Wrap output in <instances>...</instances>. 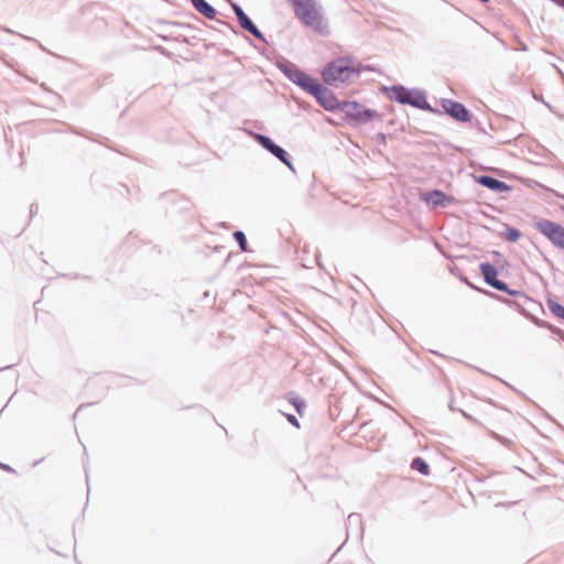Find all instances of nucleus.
<instances>
[{
  "mask_svg": "<svg viewBox=\"0 0 564 564\" xmlns=\"http://www.w3.org/2000/svg\"><path fill=\"white\" fill-rule=\"evenodd\" d=\"M477 183L481 184L482 186L495 191V192H507L510 189V186L507 185L505 182L499 181L497 178H494L491 176L481 175L476 178Z\"/></svg>",
  "mask_w": 564,
  "mask_h": 564,
  "instance_id": "obj_9",
  "label": "nucleus"
},
{
  "mask_svg": "<svg viewBox=\"0 0 564 564\" xmlns=\"http://www.w3.org/2000/svg\"><path fill=\"white\" fill-rule=\"evenodd\" d=\"M268 151H270L273 155H275L278 159H280L286 165H290V163L288 161V153L279 145H276L272 142L270 144Z\"/></svg>",
  "mask_w": 564,
  "mask_h": 564,
  "instance_id": "obj_15",
  "label": "nucleus"
},
{
  "mask_svg": "<svg viewBox=\"0 0 564 564\" xmlns=\"http://www.w3.org/2000/svg\"><path fill=\"white\" fill-rule=\"evenodd\" d=\"M307 76V74L303 73V72H296L293 77H292V80L297 84L299 86L302 85L303 83V78Z\"/></svg>",
  "mask_w": 564,
  "mask_h": 564,
  "instance_id": "obj_20",
  "label": "nucleus"
},
{
  "mask_svg": "<svg viewBox=\"0 0 564 564\" xmlns=\"http://www.w3.org/2000/svg\"><path fill=\"white\" fill-rule=\"evenodd\" d=\"M360 73V65L350 57H339L329 62L322 72L323 80L330 86L347 83Z\"/></svg>",
  "mask_w": 564,
  "mask_h": 564,
  "instance_id": "obj_2",
  "label": "nucleus"
},
{
  "mask_svg": "<svg viewBox=\"0 0 564 564\" xmlns=\"http://www.w3.org/2000/svg\"><path fill=\"white\" fill-rule=\"evenodd\" d=\"M257 139H258L259 143L267 150L269 149L270 144L272 143V141L265 135L259 134V135H257Z\"/></svg>",
  "mask_w": 564,
  "mask_h": 564,
  "instance_id": "obj_19",
  "label": "nucleus"
},
{
  "mask_svg": "<svg viewBox=\"0 0 564 564\" xmlns=\"http://www.w3.org/2000/svg\"><path fill=\"white\" fill-rule=\"evenodd\" d=\"M424 199L426 203H430L433 206H444L446 204H451L454 202V198L448 197L441 191H433L431 193H427Z\"/></svg>",
  "mask_w": 564,
  "mask_h": 564,
  "instance_id": "obj_11",
  "label": "nucleus"
},
{
  "mask_svg": "<svg viewBox=\"0 0 564 564\" xmlns=\"http://www.w3.org/2000/svg\"><path fill=\"white\" fill-rule=\"evenodd\" d=\"M555 4L564 9V0H552Z\"/></svg>",
  "mask_w": 564,
  "mask_h": 564,
  "instance_id": "obj_23",
  "label": "nucleus"
},
{
  "mask_svg": "<svg viewBox=\"0 0 564 564\" xmlns=\"http://www.w3.org/2000/svg\"><path fill=\"white\" fill-rule=\"evenodd\" d=\"M193 7L205 18L213 20L216 17V10L205 0H191Z\"/></svg>",
  "mask_w": 564,
  "mask_h": 564,
  "instance_id": "obj_12",
  "label": "nucleus"
},
{
  "mask_svg": "<svg viewBox=\"0 0 564 564\" xmlns=\"http://www.w3.org/2000/svg\"><path fill=\"white\" fill-rule=\"evenodd\" d=\"M234 11L238 18L241 28L248 30L250 33H252L254 36L259 39L262 36L258 28L251 22V20L246 15L243 10L239 6L234 4Z\"/></svg>",
  "mask_w": 564,
  "mask_h": 564,
  "instance_id": "obj_10",
  "label": "nucleus"
},
{
  "mask_svg": "<svg viewBox=\"0 0 564 564\" xmlns=\"http://www.w3.org/2000/svg\"><path fill=\"white\" fill-rule=\"evenodd\" d=\"M234 237L236 241L239 243L241 251H248L247 239L242 231H235Z\"/></svg>",
  "mask_w": 564,
  "mask_h": 564,
  "instance_id": "obj_17",
  "label": "nucleus"
},
{
  "mask_svg": "<svg viewBox=\"0 0 564 564\" xmlns=\"http://www.w3.org/2000/svg\"><path fill=\"white\" fill-rule=\"evenodd\" d=\"M480 270H481V273L484 275L485 281L489 285L494 286L495 289H497L499 291H506L507 290L506 283H503L502 281L497 279L498 271H497V269L492 264H490V263H481L480 264Z\"/></svg>",
  "mask_w": 564,
  "mask_h": 564,
  "instance_id": "obj_8",
  "label": "nucleus"
},
{
  "mask_svg": "<svg viewBox=\"0 0 564 564\" xmlns=\"http://www.w3.org/2000/svg\"><path fill=\"white\" fill-rule=\"evenodd\" d=\"M546 305L554 316L564 321V306L563 305H561L560 303H557L554 300H547Z\"/></svg>",
  "mask_w": 564,
  "mask_h": 564,
  "instance_id": "obj_14",
  "label": "nucleus"
},
{
  "mask_svg": "<svg viewBox=\"0 0 564 564\" xmlns=\"http://www.w3.org/2000/svg\"><path fill=\"white\" fill-rule=\"evenodd\" d=\"M443 107L446 113H448L454 119L462 122H467L469 120V111L463 104L453 100H446L443 104Z\"/></svg>",
  "mask_w": 564,
  "mask_h": 564,
  "instance_id": "obj_7",
  "label": "nucleus"
},
{
  "mask_svg": "<svg viewBox=\"0 0 564 564\" xmlns=\"http://www.w3.org/2000/svg\"><path fill=\"white\" fill-rule=\"evenodd\" d=\"M520 237V232L518 230H512L509 232V239L512 241L518 240Z\"/></svg>",
  "mask_w": 564,
  "mask_h": 564,
  "instance_id": "obj_22",
  "label": "nucleus"
},
{
  "mask_svg": "<svg viewBox=\"0 0 564 564\" xmlns=\"http://www.w3.org/2000/svg\"><path fill=\"white\" fill-rule=\"evenodd\" d=\"M391 98L400 104H410L420 109L429 108L427 101L423 94L415 90L406 89L402 86L391 88Z\"/></svg>",
  "mask_w": 564,
  "mask_h": 564,
  "instance_id": "obj_4",
  "label": "nucleus"
},
{
  "mask_svg": "<svg viewBox=\"0 0 564 564\" xmlns=\"http://www.w3.org/2000/svg\"><path fill=\"white\" fill-rule=\"evenodd\" d=\"M536 230L546 237L553 246L564 250V226L540 218L534 223Z\"/></svg>",
  "mask_w": 564,
  "mask_h": 564,
  "instance_id": "obj_3",
  "label": "nucleus"
},
{
  "mask_svg": "<svg viewBox=\"0 0 564 564\" xmlns=\"http://www.w3.org/2000/svg\"><path fill=\"white\" fill-rule=\"evenodd\" d=\"M321 86L322 84L317 79L307 75L303 78V83L300 87H302L305 91L314 96V94L319 89Z\"/></svg>",
  "mask_w": 564,
  "mask_h": 564,
  "instance_id": "obj_13",
  "label": "nucleus"
},
{
  "mask_svg": "<svg viewBox=\"0 0 564 564\" xmlns=\"http://www.w3.org/2000/svg\"><path fill=\"white\" fill-rule=\"evenodd\" d=\"M292 404L294 405L296 412L302 415L305 408H306V404L303 400H300V399H294L292 400Z\"/></svg>",
  "mask_w": 564,
  "mask_h": 564,
  "instance_id": "obj_18",
  "label": "nucleus"
},
{
  "mask_svg": "<svg viewBox=\"0 0 564 564\" xmlns=\"http://www.w3.org/2000/svg\"><path fill=\"white\" fill-rule=\"evenodd\" d=\"M296 19L305 26L317 33H328L327 23L323 17L317 0H288Z\"/></svg>",
  "mask_w": 564,
  "mask_h": 564,
  "instance_id": "obj_1",
  "label": "nucleus"
},
{
  "mask_svg": "<svg viewBox=\"0 0 564 564\" xmlns=\"http://www.w3.org/2000/svg\"><path fill=\"white\" fill-rule=\"evenodd\" d=\"M314 97L317 99L318 104L328 111L337 110L340 106V101L335 94L323 85L314 94Z\"/></svg>",
  "mask_w": 564,
  "mask_h": 564,
  "instance_id": "obj_5",
  "label": "nucleus"
},
{
  "mask_svg": "<svg viewBox=\"0 0 564 564\" xmlns=\"http://www.w3.org/2000/svg\"><path fill=\"white\" fill-rule=\"evenodd\" d=\"M411 468L420 471L422 475L430 474L429 465L421 457H416L413 459V462L411 464Z\"/></svg>",
  "mask_w": 564,
  "mask_h": 564,
  "instance_id": "obj_16",
  "label": "nucleus"
},
{
  "mask_svg": "<svg viewBox=\"0 0 564 564\" xmlns=\"http://www.w3.org/2000/svg\"><path fill=\"white\" fill-rule=\"evenodd\" d=\"M285 416H286V420H288V421H289L293 426H295L296 429H300V427H301L299 420H297L294 415H292V414H285Z\"/></svg>",
  "mask_w": 564,
  "mask_h": 564,
  "instance_id": "obj_21",
  "label": "nucleus"
},
{
  "mask_svg": "<svg viewBox=\"0 0 564 564\" xmlns=\"http://www.w3.org/2000/svg\"><path fill=\"white\" fill-rule=\"evenodd\" d=\"M338 109L341 110L348 118L354 120H360L362 118L370 117V112L356 101L340 102Z\"/></svg>",
  "mask_w": 564,
  "mask_h": 564,
  "instance_id": "obj_6",
  "label": "nucleus"
}]
</instances>
